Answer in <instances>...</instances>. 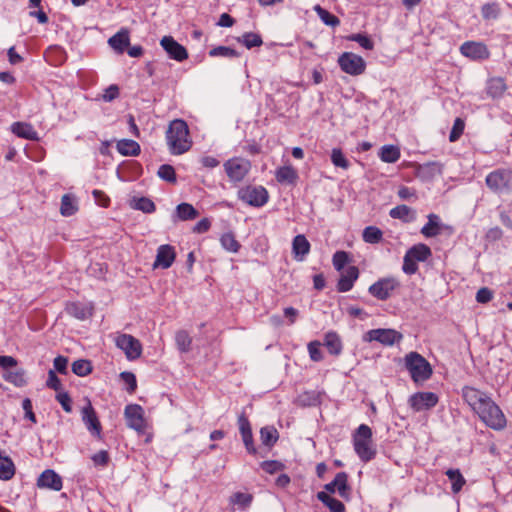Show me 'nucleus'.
Wrapping results in <instances>:
<instances>
[{
    "label": "nucleus",
    "instance_id": "423d86ee",
    "mask_svg": "<svg viewBox=\"0 0 512 512\" xmlns=\"http://www.w3.org/2000/svg\"><path fill=\"white\" fill-rule=\"evenodd\" d=\"M487 187L495 193H508L512 191V171L497 169L490 172L485 179Z\"/></svg>",
    "mask_w": 512,
    "mask_h": 512
},
{
    "label": "nucleus",
    "instance_id": "b1692460",
    "mask_svg": "<svg viewBox=\"0 0 512 512\" xmlns=\"http://www.w3.org/2000/svg\"><path fill=\"white\" fill-rule=\"evenodd\" d=\"M11 131L16 136L31 140V141H38L39 136L38 132L34 129V127L30 123L26 122H14L11 125Z\"/></svg>",
    "mask_w": 512,
    "mask_h": 512
},
{
    "label": "nucleus",
    "instance_id": "4468645a",
    "mask_svg": "<svg viewBox=\"0 0 512 512\" xmlns=\"http://www.w3.org/2000/svg\"><path fill=\"white\" fill-rule=\"evenodd\" d=\"M124 415L128 427L142 432L145 429L144 410L138 404H129L125 407Z\"/></svg>",
    "mask_w": 512,
    "mask_h": 512
},
{
    "label": "nucleus",
    "instance_id": "6ab92c4d",
    "mask_svg": "<svg viewBox=\"0 0 512 512\" xmlns=\"http://www.w3.org/2000/svg\"><path fill=\"white\" fill-rule=\"evenodd\" d=\"M65 312L78 320L84 321L92 316L93 306L92 304L78 301L67 302L65 305Z\"/></svg>",
    "mask_w": 512,
    "mask_h": 512
},
{
    "label": "nucleus",
    "instance_id": "4d7b16f0",
    "mask_svg": "<svg viewBox=\"0 0 512 512\" xmlns=\"http://www.w3.org/2000/svg\"><path fill=\"white\" fill-rule=\"evenodd\" d=\"M4 379L10 383H13L16 386H23L25 384L24 372L16 371V372H6L4 374Z\"/></svg>",
    "mask_w": 512,
    "mask_h": 512
},
{
    "label": "nucleus",
    "instance_id": "39448f33",
    "mask_svg": "<svg viewBox=\"0 0 512 512\" xmlns=\"http://www.w3.org/2000/svg\"><path fill=\"white\" fill-rule=\"evenodd\" d=\"M401 287L400 281L395 277H383L369 286L368 292L380 301H386Z\"/></svg>",
    "mask_w": 512,
    "mask_h": 512
},
{
    "label": "nucleus",
    "instance_id": "2f4dec72",
    "mask_svg": "<svg viewBox=\"0 0 512 512\" xmlns=\"http://www.w3.org/2000/svg\"><path fill=\"white\" fill-rule=\"evenodd\" d=\"M406 253L417 262L426 261L432 255L431 249L423 243L412 246Z\"/></svg>",
    "mask_w": 512,
    "mask_h": 512
},
{
    "label": "nucleus",
    "instance_id": "a18cd8bd",
    "mask_svg": "<svg viewBox=\"0 0 512 512\" xmlns=\"http://www.w3.org/2000/svg\"><path fill=\"white\" fill-rule=\"evenodd\" d=\"M481 14L484 20H495L500 15V7L497 3H487L481 8Z\"/></svg>",
    "mask_w": 512,
    "mask_h": 512
},
{
    "label": "nucleus",
    "instance_id": "0eeeda50",
    "mask_svg": "<svg viewBox=\"0 0 512 512\" xmlns=\"http://www.w3.org/2000/svg\"><path fill=\"white\" fill-rule=\"evenodd\" d=\"M238 197L250 206L262 207L268 202L269 194L263 186L249 185L238 191Z\"/></svg>",
    "mask_w": 512,
    "mask_h": 512
},
{
    "label": "nucleus",
    "instance_id": "774afa93",
    "mask_svg": "<svg viewBox=\"0 0 512 512\" xmlns=\"http://www.w3.org/2000/svg\"><path fill=\"white\" fill-rule=\"evenodd\" d=\"M54 368L57 372L60 374H67V365H68V359L64 356H57L54 359Z\"/></svg>",
    "mask_w": 512,
    "mask_h": 512
},
{
    "label": "nucleus",
    "instance_id": "ea45409f",
    "mask_svg": "<svg viewBox=\"0 0 512 512\" xmlns=\"http://www.w3.org/2000/svg\"><path fill=\"white\" fill-rule=\"evenodd\" d=\"M260 438L263 445L271 447L278 440V432L272 426H265L260 430Z\"/></svg>",
    "mask_w": 512,
    "mask_h": 512
},
{
    "label": "nucleus",
    "instance_id": "5fc2aeb1",
    "mask_svg": "<svg viewBox=\"0 0 512 512\" xmlns=\"http://www.w3.org/2000/svg\"><path fill=\"white\" fill-rule=\"evenodd\" d=\"M465 123L461 118H456L449 135L450 142H456L463 134Z\"/></svg>",
    "mask_w": 512,
    "mask_h": 512
},
{
    "label": "nucleus",
    "instance_id": "79ce46f5",
    "mask_svg": "<svg viewBox=\"0 0 512 512\" xmlns=\"http://www.w3.org/2000/svg\"><path fill=\"white\" fill-rule=\"evenodd\" d=\"M314 11L317 13L321 21L331 27H336L340 24V20L335 15L331 14L326 9L322 8L320 5H316L314 7Z\"/></svg>",
    "mask_w": 512,
    "mask_h": 512
},
{
    "label": "nucleus",
    "instance_id": "c9c22d12",
    "mask_svg": "<svg viewBox=\"0 0 512 512\" xmlns=\"http://www.w3.org/2000/svg\"><path fill=\"white\" fill-rule=\"evenodd\" d=\"M78 210L76 199L71 194H65L61 199L60 213L68 217L74 215Z\"/></svg>",
    "mask_w": 512,
    "mask_h": 512
},
{
    "label": "nucleus",
    "instance_id": "72a5a7b5",
    "mask_svg": "<svg viewBox=\"0 0 512 512\" xmlns=\"http://www.w3.org/2000/svg\"><path fill=\"white\" fill-rule=\"evenodd\" d=\"M317 498L326 505L330 512H345L344 504L336 498L328 495V493L321 491L318 492Z\"/></svg>",
    "mask_w": 512,
    "mask_h": 512
},
{
    "label": "nucleus",
    "instance_id": "49530a36",
    "mask_svg": "<svg viewBox=\"0 0 512 512\" xmlns=\"http://www.w3.org/2000/svg\"><path fill=\"white\" fill-rule=\"evenodd\" d=\"M72 371L78 376H87L92 371L91 363L90 361L84 359L74 361L72 364Z\"/></svg>",
    "mask_w": 512,
    "mask_h": 512
},
{
    "label": "nucleus",
    "instance_id": "680f3d73",
    "mask_svg": "<svg viewBox=\"0 0 512 512\" xmlns=\"http://www.w3.org/2000/svg\"><path fill=\"white\" fill-rule=\"evenodd\" d=\"M120 377L124 381V383L128 385L127 391L129 393H133L137 388V381L135 375L131 372H122L120 374Z\"/></svg>",
    "mask_w": 512,
    "mask_h": 512
},
{
    "label": "nucleus",
    "instance_id": "f704fd0d",
    "mask_svg": "<svg viewBox=\"0 0 512 512\" xmlns=\"http://www.w3.org/2000/svg\"><path fill=\"white\" fill-rule=\"evenodd\" d=\"M176 217L181 221L193 220L199 212L189 203H181L176 207Z\"/></svg>",
    "mask_w": 512,
    "mask_h": 512
},
{
    "label": "nucleus",
    "instance_id": "dca6fc26",
    "mask_svg": "<svg viewBox=\"0 0 512 512\" xmlns=\"http://www.w3.org/2000/svg\"><path fill=\"white\" fill-rule=\"evenodd\" d=\"M463 56L472 60H486L490 57L487 46L481 42L467 41L460 46Z\"/></svg>",
    "mask_w": 512,
    "mask_h": 512
},
{
    "label": "nucleus",
    "instance_id": "052dcab7",
    "mask_svg": "<svg viewBox=\"0 0 512 512\" xmlns=\"http://www.w3.org/2000/svg\"><path fill=\"white\" fill-rule=\"evenodd\" d=\"M402 269L408 275L415 274L418 270L417 261L409 257V255L406 253L403 259Z\"/></svg>",
    "mask_w": 512,
    "mask_h": 512
},
{
    "label": "nucleus",
    "instance_id": "e433bc0d",
    "mask_svg": "<svg viewBox=\"0 0 512 512\" xmlns=\"http://www.w3.org/2000/svg\"><path fill=\"white\" fill-rule=\"evenodd\" d=\"M446 475L451 481V489L454 494L459 493L463 486L466 484V480L461 474L459 469H448Z\"/></svg>",
    "mask_w": 512,
    "mask_h": 512
},
{
    "label": "nucleus",
    "instance_id": "4c0bfd02",
    "mask_svg": "<svg viewBox=\"0 0 512 512\" xmlns=\"http://www.w3.org/2000/svg\"><path fill=\"white\" fill-rule=\"evenodd\" d=\"M334 485L337 488V492L342 498H348L350 487L348 485V475L345 472H339L336 474L334 480Z\"/></svg>",
    "mask_w": 512,
    "mask_h": 512
},
{
    "label": "nucleus",
    "instance_id": "7ed1b4c3",
    "mask_svg": "<svg viewBox=\"0 0 512 512\" xmlns=\"http://www.w3.org/2000/svg\"><path fill=\"white\" fill-rule=\"evenodd\" d=\"M405 368L415 383H423L430 379L433 369L430 363L418 352H410L404 358Z\"/></svg>",
    "mask_w": 512,
    "mask_h": 512
},
{
    "label": "nucleus",
    "instance_id": "bb28decb",
    "mask_svg": "<svg viewBox=\"0 0 512 512\" xmlns=\"http://www.w3.org/2000/svg\"><path fill=\"white\" fill-rule=\"evenodd\" d=\"M389 216L393 219H399L405 223L413 222L416 219V213L407 205H398L389 211Z\"/></svg>",
    "mask_w": 512,
    "mask_h": 512
},
{
    "label": "nucleus",
    "instance_id": "8fccbe9b",
    "mask_svg": "<svg viewBox=\"0 0 512 512\" xmlns=\"http://www.w3.org/2000/svg\"><path fill=\"white\" fill-rule=\"evenodd\" d=\"M252 499H253V497L251 494L236 492L231 496L230 502L235 505H239L240 507L245 509L248 506H250Z\"/></svg>",
    "mask_w": 512,
    "mask_h": 512
},
{
    "label": "nucleus",
    "instance_id": "4be33fe9",
    "mask_svg": "<svg viewBox=\"0 0 512 512\" xmlns=\"http://www.w3.org/2000/svg\"><path fill=\"white\" fill-rule=\"evenodd\" d=\"M359 277V269L356 266H349L342 273L337 283V291L344 293L350 291Z\"/></svg>",
    "mask_w": 512,
    "mask_h": 512
},
{
    "label": "nucleus",
    "instance_id": "e2e57ef3",
    "mask_svg": "<svg viewBox=\"0 0 512 512\" xmlns=\"http://www.w3.org/2000/svg\"><path fill=\"white\" fill-rule=\"evenodd\" d=\"M492 298H493V293L487 287L480 288L476 293V301L478 303H482V304L488 303L489 301L492 300Z\"/></svg>",
    "mask_w": 512,
    "mask_h": 512
},
{
    "label": "nucleus",
    "instance_id": "3c124183",
    "mask_svg": "<svg viewBox=\"0 0 512 512\" xmlns=\"http://www.w3.org/2000/svg\"><path fill=\"white\" fill-rule=\"evenodd\" d=\"M157 174L161 179H163L167 182H170V183L176 182L175 169L173 168V166H171L169 164L161 165L158 169Z\"/></svg>",
    "mask_w": 512,
    "mask_h": 512
},
{
    "label": "nucleus",
    "instance_id": "37998d69",
    "mask_svg": "<svg viewBox=\"0 0 512 512\" xmlns=\"http://www.w3.org/2000/svg\"><path fill=\"white\" fill-rule=\"evenodd\" d=\"M220 242L225 250L232 253H237L241 247L240 243L231 232L224 233L220 238Z\"/></svg>",
    "mask_w": 512,
    "mask_h": 512
},
{
    "label": "nucleus",
    "instance_id": "2eb2a0df",
    "mask_svg": "<svg viewBox=\"0 0 512 512\" xmlns=\"http://www.w3.org/2000/svg\"><path fill=\"white\" fill-rule=\"evenodd\" d=\"M161 47L168 54L169 58L182 62L188 58L187 49L178 43L172 36H164L160 40Z\"/></svg>",
    "mask_w": 512,
    "mask_h": 512
},
{
    "label": "nucleus",
    "instance_id": "0e129e2a",
    "mask_svg": "<svg viewBox=\"0 0 512 512\" xmlns=\"http://www.w3.org/2000/svg\"><path fill=\"white\" fill-rule=\"evenodd\" d=\"M56 399L60 403V405L62 406V408L65 412L70 413L72 411V406H71L72 400L68 393H66V392L59 393L56 396Z\"/></svg>",
    "mask_w": 512,
    "mask_h": 512
},
{
    "label": "nucleus",
    "instance_id": "a211bd4d",
    "mask_svg": "<svg viewBox=\"0 0 512 512\" xmlns=\"http://www.w3.org/2000/svg\"><path fill=\"white\" fill-rule=\"evenodd\" d=\"M176 258L175 248L169 244L160 245L157 249L156 259L153 264L154 268L161 267L168 269L171 267Z\"/></svg>",
    "mask_w": 512,
    "mask_h": 512
},
{
    "label": "nucleus",
    "instance_id": "6e6d98bb",
    "mask_svg": "<svg viewBox=\"0 0 512 512\" xmlns=\"http://www.w3.org/2000/svg\"><path fill=\"white\" fill-rule=\"evenodd\" d=\"M137 210H141L144 213H152L155 211L156 206L152 200L149 198L141 197L139 198L134 206Z\"/></svg>",
    "mask_w": 512,
    "mask_h": 512
},
{
    "label": "nucleus",
    "instance_id": "f257e3e1",
    "mask_svg": "<svg viewBox=\"0 0 512 512\" xmlns=\"http://www.w3.org/2000/svg\"><path fill=\"white\" fill-rule=\"evenodd\" d=\"M166 142L169 151L173 155H182L192 147L187 123L182 119H175L170 122L166 131Z\"/></svg>",
    "mask_w": 512,
    "mask_h": 512
},
{
    "label": "nucleus",
    "instance_id": "aec40b11",
    "mask_svg": "<svg viewBox=\"0 0 512 512\" xmlns=\"http://www.w3.org/2000/svg\"><path fill=\"white\" fill-rule=\"evenodd\" d=\"M37 486L54 491H60L63 486L62 478L52 469L43 471L37 479Z\"/></svg>",
    "mask_w": 512,
    "mask_h": 512
},
{
    "label": "nucleus",
    "instance_id": "c03bdc74",
    "mask_svg": "<svg viewBox=\"0 0 512 512\" xmlns=\"http://www.w3.org/2000/svg\"><path fill=\"white\" fill-rule=\"evenodd\" d=\"M175 341L181 352H188L191 348L192 338L185 330H180L175 335Z\"/></svg>",
    "mask_w": 512,
    "mask_h": 512
},
{
    "label": "nucleus",
    "instance_id": "f03ea898",
    "mask_svg": "<svg viewBox=\"0 0 512 512\" xmlns=\"http://www.w3.org/2000/svg\"><path fill=\"white\" fill-rule=\"evenodd\" d=\"M353 447L357 456L363 462H369L376 457L377 448L373 441L371 428L366 424H361L352 436Z\"/></svg>",
    "mask_w": 512,
    "mask_h": 512
},
{
    "label": "nucleus",
    "instance_id": "13d9d810",
    "mask_svg": "<svg viewBox=\"0 0 512 512\" xmlns=\"http://www.w3.org/2000/svg\"><path fill=\"white\" fill-rule=\"evenodd\" d=\"M350 40L357 42L361 47L366 50H372L374 48L373 41L366 35L353 34L349 37Z\"/></svg>",
    "mask_w": 512,
    "mask_h": 512
},
{
    "label": "nucleus",
    "instance_id": "c756f323",
    "mask_svg": "<svg viewBox=\"0 0 512 512\" xmlns=\"http://www.w3.org/2000/svg\"><path fill=\"white\" fill-rule=\"evenodd\" d=\"M506 88L507 86L503 78L494 77L487 82L486 92L492 98H499L504 94Z\"/></svg>",
    "mask_w": 512,
    "mask_h": 512
},
{
    "label": "nucleus",
    "instance_id": "5701e85b",
    "mask_svg": "<svg viewBox=\"0 0 512 512\" xmlns=\"http://www.w3.org/2000/svg\"><path fill=\"white\" fill-rule=\"evenodd\" d=\"M311 245L307 238L302 235H296L292 241V253L294 259L297 261H303L310 252Z\"/></svg>",
    "mask_w": 512,
    "mask_h": 512
},
{
    "label": "nucleus",
    "instance_id": "f8f14e48",
    "mask_svg": "<svg viewBox=\"0 0 512 512\" xmlns=\"http://www.w3.org/2000/svg\"><path fill=\"white\" fill-rule=\"evenodd\" d=\"M403 336L400 332L394 329H372L369 330L365 336V341H376L385 346H392L395 343H398L402 340Z\"/></svg>",
    "mask_w": 512,
    "mask_h": 512
},
{
    "label": "nucleus",
    "instance_id": "393cba45",
    "mask_svg": "<svg viewBox=\"0 0 512 512\" xmlns=\"http://www.w3.org/2000/svg\"><path fill=\"white\" fill-rule=\"evenodd\" d=\"M108 43L116 52L122 54L130 44L129 32L125 29L120 30L109 38Z\"/></svg>",
    "mask_w": 512,
    "mask_h": 512
},
{
    "label": "nucleus",
    "instance_id": "c85d7f7f",
    "mask_svg": "<svg viewBox=\"0 0 512 512\" xmlns=\"http://www.w3.org/2000/svg\"><path fill=\"white\" fill-rule=\"evenodd\" d=\"M117 151L123 156H138L141 152L140 145L131 139H122L117 142Z\"/></svg>",
    "mask_w": 512,
    "mask_h": 512
},
{
    "label": "nucleus",
    "instance_id": "bf43d9fd",
    "mask_svg": "<svg viewBox=\"0 0 512 512\" xmlns=\"http://www.w3.org/2000/svg\"><path fill=\"white\" fill-rule=\"evenodd\" d=\"M320 342L313 341L308 344V352L311 360L319 362L323 359L322 351L320 349Z\"/></svg>",
    "mask_w": 512,
    "mask_h": 512
},
{
    "label": "nucleus",
    "instance_id": "58836bf2",
    "mask_svg": "<svg viewBox=\"0 0 512 512\" xmlns=\"http://www.w3.org/2000/svg\"><path fill=\"white\" fill-rule=\"evenodd\" d=\"M237 41L243 44L247 49L260 47L263 44L261 36L253 32L244 33L241 37L237 38Z\"/></svg>",
    "mask_w": 512,
    "mask_h": 512
},
{
    "label": "nucleus",
    "instance_id": "864d4df0",
    "mask_svg": "<svg viewBox=\"0 0 512 512\" xmlns=\"http://www.w3.org/2000/svg\"><path fill=\"white\" fill-rule=\"evenodd\" d=\"M349 262V254L345 251H337L334 253L332 263L337 271L344 269L345 265Z\"/></svg>",
    "mask_w": 512,
    "mask_h": 512
},
{
    "label": "nucleus",
    "instance_id": "ddd939ff",
    "mask_svg": "<svg viewBox=\"0 0 512 512\" xmlns=\"http://www.w3.org/2000/svg\"><path fill=\"white\" fill-rule=\"evenodd\" d=\"M439 402V397L433 392H417L408 399V404L415 412L430 410Z\"/></svg>",
    "mask_w": 512,
    "mask_h": 512
},
{
    "label": "nucleus",
    "instance_id": "6e6552de",
    "mask_svg": "<svg viewBox=\"0 0 512 512\" xmlns=\"http://www.w3.org/2000/svg\"><path fill=\"white\" fill-rule=\"evenodd\" d=\"M338 65L341 70L349 75L358 76L365 72V60L352 52H344L338 57Z\"/></svg>",
    "mask_w": 512,
    "mask_h": 512
},
{
    "label": "nucleus",
    "instance_id": "69168bd1",
    "mask_svg": "<svg viewBox=\"0 0 512 512\" xmlns=\"http://www.w3.org/2000/svg\"><path fill=\"white\" fill-rule=\"evenodd\" d=\"M22 408L25 412V418L29 419L32 423H36V416L33 412L32 401L29 398H25L22 401Z\"/></svg>",
    "mask_w": 512,
    "mask_h": 512
},
{
    "label": "nucleus",
    "instance_id": "09e8293b",
    "mask_svg": "<svg viewBox=\"0 0 512 512\" xmlns=\"http://www.w3.org/2000/svg\"><path fill=\"white\" fill-rule=\"evenodd\" d=\"M331 161L334 166L340 167L343 169H348L350 166L349 161L344 156L343 152L339 148H334L331 153Z\"/></svg>",
    "mask_w": 512,
    "mask_h": 512
},
{
    "label": "nucleus",
    "instance_id": "1a4fd4ad",
    "mask_svg": "<svg viewBox=\"0 0 512 512\" xmlns=\"http://www.w3.org/2000/svg\"><path fill=\"white\" fill-rule=\"evenodd\" d=\"M223 166L229 180L232 182L242 181L251 169L250 161L240 157L227 160Z\"/></svg>",
    "mask_w": 512,
    "mask_h": 512
},
{
    "label": "nucleus",
    "instance_id": "603ef678",
    "mask_svg": "<svg viewBox=\"0 0 512 512\" xmlns=\"http://www.w3.org/2000/svg\"><path fill=\"white\" fill-rule=\"evenodd\" d=\"M260 466L268 474H276L285 468V465L277 460L263 461Z\"/></svg>",
    "mask_w": 512,
    "mask_h": 512
},
{
    "label": "nucleus",
    "instance_id": "9d476101",
    "mask_svg": "<svg viewBox=\"0 0 512 512\" xmlns=\"http://www.w3.org/2000/svg\"><path fill=\"white\" fill-rule=\"evenodd\" d=\"M115 344L129 360H136L142 354V344L130 334H119L115 339Z\"/></svg>",
    "mask_w": 512,
    "mask_h": 512
},
{
    "label": "nucleus",
    "instance_id": "cd10ccee",
    "mask_svg": "<svg viewBox=\"0 0 512 512\" xmlns=\"http://www.w3.org/2000/svg\"><path fill=\"white\" fill-rule=\"evenodd\" d=\"M428 222L422 227L421 233L426 238L435 237L441 232L440 217L436 214H429L427 216Z\"/></svg>",
    "mask_w": 512,
    "mask_h": 512
},
{
    "label": "nucleus",
    "instance_id": "338daca9",
    "mask_svg": "<svg viewBox=\"0 0 512 512\" xmlns=\"http://www.w3.org/2000/svg\"><path fill=\"white\" fill-rule=\"evenodd\" d=\"M92 461L97 466H106L109 462V454L105 450H101L92 456Z\"/></svg>",
    "mask_w": 512,
    "mask_h": 512
},
{
    "label": "nucleus",
    "instance_id": "f3484780",
    "mask_svg": "<svg viewBox=\"0 0 512 512\" xmlns=\"http://www.w3.org/2000/svg\"><path fill=\"white\" fill-rule=\"evenodd\" d=\"M462 397L474 412L479 411L483 404H485L486 401L490 398L485 393L470 386H465L462 389Z\"/></svg>",
    "mask_w": 512,
    "mask_h": 512
},
{
    "label": "nucleus",
    "instance_id": "412c9836",
    "mask_svg": "<svg viewBox=\"0 0 512 512\" xmlns=\"http://www.w3.org/2000/svg\"><path fill=\"white\" fill-rule=\"evenodd\" d=\"M238 425L243 443L250 454L255 455L257 450L254 446L251 425L244 413L238 417Z\"/></svg>",
    "mask_w": 512,
    "mask_h": 512
},
{
    "label": "nucleus",
    "instance_id": "473e14b6",
    "mask_svg": "<svg viewBox=\"0 0 512 512\" xmlns=\"http://www.w3.org/2000/svg\"><path fill=\"white\" fill-rule=\"evenodd\" d=\"M324 345L332 355H339L342 351V342L336 332H328L324 338Z\"/></svg>",
    "mask_w": 512,
    "mask_h": 512
},
{
    "label": "nucleus",
    "instance_id": "9b49d317",
    "mask_svg": "<svg viewBox=\"0 0 512 512\" xmlns=\"http://www.w3.org/2000/svg\"><path fill=\"white\" fill-rule=\"evenodd\" d=\"M81 418L89 433L101 439L102 425L89 399H86V405L81 409Z\"/></svg>",
    "mask_w": 512,
    "mask_h": 512
},
{
    "label": "nucleus",
    "instance_id": "7c9ffc66",
    "mask_svg": "<svg viewBox=\"0 0 512 512\" xmlns=\"http://www.w3.org/2000/svg\"><path fill=\"white\" fill-rule=\"evenodd\" d=\"M378 156L385 163H395L400 159L401 152L395 145H384L380 148Z\"/></svg>",
    "mask_w": 512,
    "mask_h": 512
},
{
    "label": "nucleus",
    "instance_id": "20e7f679",
    "mask_svg": "<svg viewBox=\"0 0 512 512\" xmlns=\"http://www.w3.org/2000/svg\"><path fill=\"white\" fill-rule=\"evenodd\" d=\"M476 413L487 426L495 430H500L506 425L504 414L491 398Z\"/></svg>",
    "mask_w": 512,
    "mask_h": 512
},
{
    "label": "nucleus",
    "instance_id": "a19ab883",
    "mask_svg": "<svg viewBox=\"0 0 512 512\" xmlns=\"http://www.w3.org/2000/svg\"><path fill=\"white\" fill-rule=\"evenodd\" d=\"M383 233L376 226H368L363 230L362 238L364 242L369 244H376L382 240Z\"/></svg>",
    "mask_w": 512,
    "mask_h": 512
},
{
    "label": "nucleus",
    "instance_id": "de8ad7c7",
    "mask_svg": "<svg viewBox=\"0 0 512 512\" xmlns=\"http://www.w3.org/2000/svg\"><path fill=\"white\" fill-rule=\"evenodd\" d=\"M209 55L212 57H226V58H237L240 53L233 48L227 46H218L209 51Z\"/></svg>",
    "mask_w": 512,
    "mask_h": 512
},
{
    "label": "nucleus",
    "instance_id": "a878e982",
    "mask_svg": "<svg viewBox=\"0 0 512 512\" xmlns=\"http://www.w3.org/2000/svg\"><path fill=\"white\" fill-rule=\"evenodd\" d=\"M275 178L281 184L295 185L298 173L292 166H282L276 170Z\"/></svg>",
    "mask_w": 512,
    "mask_h": 512
}]
</instances>
